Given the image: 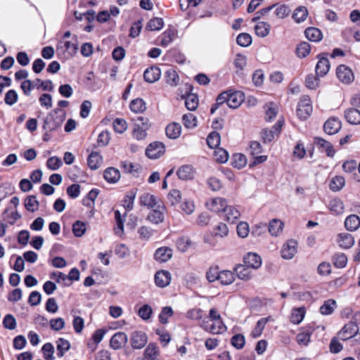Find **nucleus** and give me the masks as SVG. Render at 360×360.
Wrapping results in <instances>:
<instances>
[{
    "instance_id": "obj_1",
    "label": "nucleus",
    "mask_w": 360,
    "mask_h": 360,
    "mask_svg": "<svg viewBox=\"0 0 360 360\" xmlns=\"http://www.w3.org/2000/svg\"><path fill=\"white\" fill-rule=\"evenodd\" d=\"M360 323V313L354 314L352 321L345 324L338 333V337L342 340H347L355 336L359 332V324Z\"/></svg>"
},
{
    "instance_id": "obj_2",
    "label": "nucleus",
    "mask_w": 360,
    "mask_h": 360,
    "mask_svg": "<svg viewBox=\"0 0 360 360\" xmlns=\"http://www.w3.org/2000/svg\"><path fill=\"white\" fill-rule=\"evenodd\" d=\"M312 112V106L310 98L308 96H303L297 108V114L300 119L306 120Z\"/></svg>"
},
{
    "instance_id": "obj_3",
    "label": "nucleus",
    "mask_w": 360,
    "mask_h": 360,
    "mask_svg": "<svg viewBox=\"0 0 360 360\" xmlns=\"http://www.w3.org/2000/svg\"><path fill=\"white\" fill-rule=\"evenodd\" d=\"M60 111L59 109H55L50 112L44 121L43 128L46 130L53 131L60 127L64 118L61 117L54 116Z\"/></svg>"
},
{
    "instance_id": "obj_4",
    "label": "nucleus",
    "mask_w": 360,
    "mask_h": 360,
    "mask_svg": "<svg viewBox=\"0 0 360 360\" xmlns=\"http://www.w3.org/2000/svg\"><path fill=\"white\" fill-rule=\"evenodd\" d=\"M139 123H136L133 136L137 140H142L146 136V130L148 129V120L143 117H138L137 120Z\"/></svg>"
},
{
    "instance_id": "obj_5",
    "label": "nucleus",
    "mask_w": 360,
    "mask_h": 360,
    "mask_svg": "<svg viewBox=\"0 0 360 360\" xmlns=\"http://www.w3.org/2000/svg\"><path fill=\"white\" fill-rule=\"evenodd\" d=\"M336 75L338 79L346 84L352 83L354 79L352 70L345 65H340L337 68Z\"/></svg>"
},
{
    "instance_id": "obj_6",
    "label": "nucleus",
    "mask_w": 360,
    "mask_h": 360,
    "mask_svg": "<svg viewBox=\"0 0 360 360\" xmlns=\"http://www.w3.org/2000/svg\"><path fill=\"white\" fill-rule=\"evenodd\" d=\"M297 252V242L290 239L286 241L281 250V257L285 259H291Z\"/></svg>"
},
{
    "instance_id": "obj_7",
    "label": "nucleus",
    "mask_w": 360,
    "mask_h": 360,
    "mask_svg": "<svg viewBox=\"0 0 360 360\" xmlns=\"http://www.w3.org/2000/svg\"><path fill=\"white\" fill-rule=\"evenodd\" d=\"M165 152V146L161 142H154L148 145L146 155L150 159L158 158Z\"/></svg>"
},
{
    "instance_id": "obj_8",
    "label": "nucleus",
    "mask_w": 360,
    "mask_h": 360,
    "mask_svg": "<svg viewBox=\"0 0 360 360\" xmlns=\"http://www.w3.org/2000/svg\"><path fill=\"white\" fill-rule=\"evenodd\" d=\"M160 350L155 343H150L143 352V356L141 360H162L160 359Z\"/></svg>"
},
{
    "instance_id": "obj_9",
    "label": "nucleus",
    "mask_w": 360,
    "mask_h": 360,
    "mask_svg": "<svg viewBox=\"0 0 360 360\" xmlns=\"http://www.w3.org/2000/svg\"><path fill=\"white\" fill-rule=\"evenodd\" d=\"M314 143L317 146L319 150H320L321 152H325L327 156H334L335 150L330 142L321 137H315L314 139Z\"/></svg>"
},
{
    "instance_id": "obj_10",
    "label": "nucleus",
    "mask_w": 360,
    "mask_h": 360,
    "mask_svg": "<svg viewBox=\"0 0 360 360\" xmlns=\"http://www.w3.org/2000/svg\"><path fill=\"white\" fill-rule=\"evenodd\" d=\"M341 122L335 117L329 118L323 125L324 131L329 135L337 134L341 129Z\"/></svg>"
},
{
    "instance_id": "obj_11",
    "label": "nucleus",
    "mask_w": 360,
    "mask_h": 360,
    "mask_svg": "<svg viewBox=\"0 0 360 360\" xmlns=\"http://www.w3.org/2000/svg\"><path fill=\"white\" fill-rule=\"evenodd\" d=\"M148 338L145 333L136 331L132 334L131 344L134 349H139L143 348L147 343Z\"/></svg>"
},
{
    "instance_id": "obj_12",
    "label": "nucleus",
    "mask_w": 360,
    "mask_h": 360,
    "mask_svg": "<svg viewBox=\"0 0 360 360\" xmlns=\"http://www.w3.org/2000/svg\"><path fill=\"white\" fill-rule=\"evenodd\" d=\"M127 340V335L124 333L117 332L111 338L110 345L114 349H119L126 345Z\"/></svg>"
},
{
    "instance_id": "obj_13",
    "label": "nucleus",
    "mask_w": 360,
    "mask_h": 360,
    "mask_svg": "<svg viewBox=\"0 0 360 360\" xmlns=\"http://www.w3.org/2000/svg\"><path fill=\"white\" fill-rule=\"evenodd\" d=\"M148 215V220L151 223L158 224L164 221V207L158 205Z\"/></svg>"
},
{
    "instance_id": "obj_14",
    "label": "nucleus",
    "mask_w": 360,
    "mask_h": 360,
    "mask_svg": "<svg viewBox=\"0 0 360 360\" xmlns=\"http://www.w3.org/2000/svg\"><path fill=\"white\" fill-rule=\"evenodd\" d=\"M244 101L243 94L240 91H229L227 105L231 108H237Z\"/></svg>"
},
{
    "instance_id": "obj_15",
    "label": "nucleus",
    "mask_w": 360,
    "mask_h": 360,
    "mask_svg": "<svg viewBox=\"0 0 360 360\" xmlns=\"http://www.w3.org/2000/svg\"><path fill=\"white\" fill-rule=\"evenodd\" d=\"M244 263L250 269H257L262 265V259L260 256L256 253L248 252L244 257Z\"/></svg>"
},
{
    "instance_id": "obj_16",
    "label": "nucleus",
    "mask_w": 360,
    "mask_h": 360,
    "mask_svg": "<svg viewBox=\"0 0 360 360\" xmlns=\"http://www.w3.org/2000/svg\"><path fill=\"white\" fill-rule=\"evenodd\" d=\"M161 75L160 69L155 66L147 68L143 73V78L148 83H153L158 81Z\"/></svg>"
},
{
    "instance_id": "obj_17",
    "label": "nucleus",
    "mask_w": 360,
    "mask_h": 360,
    "mask_svg": "<svg viewBox=\"0 0 360 360\" xmlns=\"http://www.w3.org/2000/svg\"><path fill=\"white\" fill-rule=\"evenodd\" d=\"M170 281L171 275L167 271H159L155 275V282L158 287L164 288L167 286L169 284Z\"/></svg>"
},
{
    "instance_id": "obj_18",
    "label": "nucleus",
    "mask_w": 360,
    "mask_h": 360,
    "mask_svg": "<svg viewBox=\"0 0 360 360\" xmlns=\"http://www.w3.org/2000/svg\"><path fill=\"white\" fill-rule=\"evenodd\" d=\"M172 257V250L169 248L162 247L157 249L154 254L155 260L160 262H166Z\"/></svg>"
},
{
    "instance_id": "obj_19",
    "label": "nucleus",
    "mask_w": 360,
    "mask_h": 360,
    "mask_svg": "<svg viewBox=\"0 0 360 360\" xmlns=\"http://www.w3.org/2000/svg\"><path fill=\"white\" fill-rule=\"evenodd\" d=\"M330 64L327 58L319 56V61L316 65V74L318 77L325 76L329 71Z\"/></svg>"
},
{
    "instance_id": "obj_20",
    "label": "nucleus",
    "mask_w": 360,
    "mask_h": 360,
    "mask_svg": "<svg viewBox=\"0 0 360 360\" xmlns=\"http://www.w3.org/2000/svg\"><path fill=\"white\" fill-rule=\"evenodd\" d=\"M337 241L339 246L343 249L352 248L354 244V237L348 233H342L338 236Z\"/></svg>"
},
{
    "instance_id": "obj_21",
    "label": "nucleus",
    "mask_w": 360,
    "mask_h": 360,
    "mask_svg": "<svg viewBox=\"0 0 360 360\" xmlns=\"http://www.w3.org/2000/svg\"><path fill=\"white\" fill-rule=\"evenodd\" d=\"M274 321V319L271 316L260 319L259 320H258L255 328H253V330L251 333V335L253 338L259 337L262 335V331H263L266 324L268 322H272Z\"/></svg>"
},
{
    "instance_id": "obj_22",
    "label": "nucleus",
    "mask_w": 360,
    "mask_h": 360,
    "mask_svg": "<svg viewBox=\"0 0 360 360\" xmlns=\"http://www.w3.org/2000/svg\"><path fill=\"white\" fill-rule=\"evenodd\" d=\"M345 117L351 124H360V110L356 108H348L345 111Z\"/></svg>"
},
{
    "instance_id": "obj_23",
    "label": "nucleus",
    "mask_w": 360,
    "mask_h": 360,
    "mask_svg": "<svg viewBox=\"0 0 360 360\" xmlns=\"http://www.w3.org/2000/svg\"><path fill=\"white\" fill-rule=\"evenodd\" d=\"M175 36L176 31L168 28L158 37V44L162 46L167 47L173 41Z\"/></svg>"
},
{
    "instance_id": "obj_24",
    "label": "nucleus",
    "mask_w": 360,
    "mask_h": 360,
    "mask_svg": "<svg viewBox=\"0 0 360 360\" xmlns=\"http://www.w3.org/2000/svg\"><path fill=\"white\" fill-rule=\"evenodd\" d=\"M176 175L181 180H190L194 177V169L191 165H182L176 171Z\"/></svg>"
},
{
    "instance_id": "obj_25",
    "label": "nucleus",
    "mask_w": 360,
    "mask_h": 360,
    "mask_svg": "<svg viewBox=\"0 0 360 360\" xmlns=\"http://www.w3.org/2000/svg\"><path fill=\"white\" fill-rule=\"evenodd\" d=\"M139 203L142 206H146L151 209L158 205L157 198L148 193H145L139 197Z\"/></svg>"
},
{
    "instance_id": "obj_26",
    "label": "nucleus",
    "mask_w": 360,
    "mask_h": 360,
    "mask_svg": "<svg viewBox=\"0 0 360 360\" xmlns=\"http://www.w3.org/2000/svg\"><path fill=\"white\" fill-rule=\"evenodd\" d=\"M224 212V219L229 223H235L240 217L239 210L234 206H227Z\"/></svg>"
},
{
    "instance_id": "obj_27",
    "label": "nucleus",
    "mask_w": 360,
    "mask_h": 360,
    "mask_svg": "<svg viewBox=\"0 0 360 360\" xmlns=\"http://www.w3.org/2000/svg\"><path fill=\"white\" fill-rule=\"evenodd\" d=\"M209 208L211 211L215 212H224L227 207V201L223 198H215L210 203Z\"/></svg>"
},
{
    "instance_id": "obj_28",
    "label": "nucleus",
    "mask_w": 360,
    "mask_h": 360,
    "mask_svg": "<svg viewBox=\"0 0 360 360\" xmlns=\"http://www.w3.org/2000/svg\"><path fill=\"white\" fill-rule=\"evenodd\" d=\"M314 329L311 327L305 328L302 332H300L296 336L297 342L300 345L307 346L310 342L311 335Z\"/></svg>"
},
{
    "instance_id": "obj_29",
    "label": "nucleus",
    "mask_w": 360,
    "mask_h": 360,
    "mask_svg": "<svg viewBox=\"0 0 360 360\" xmlns=\"http://www.w3.org/2000/svg\"><path fill=\"white\" fill-rule=\"evenodd\" d=\"M165 132L168 138L176 139L181 134V126L176 122L171 123L166 127Z\"/></svg>"
},
{
    "instance_id": "obj_30",
    "label": "nucleus",
    "mask_w": 360,
    "mask_h": 360,
    "mask_svg": "<svg viewBox=\"0 0 360 360\" xmlns=\"http://www.w3.org/2000/svg\"><path fill=\"white\" fill-rule=\"evenodd\" d=\"M103 177L108 182L114 184L120 179V173L115 167H108L104 171Z\"/></svg>"
},
{
    "instance_id": "obj_31",
    "label": "nucleus",
    "mask_w": 360,
    "mask_h": 360,
    "mask_svg": "<svg viewBox=\"0 0 360 360\" xmlns=\"http://www.w3.org/2000/svg\"><path fill=\"white\" fill-rule=\"evenodd\" d=\"M345 226L350 231L357 230L360 226V218L356 214L348 216L345 221Z\"/></svg>"
},
{
    "instance_id": "obj_32",
    "label": "nucleus",
    "mask_w": 360,
    "mask_h": 360,
    "mask_svg": "<svg viewBox=\"0 0 360 360\" xmlns=\"http://www.w3.org/2000/svg\"><path fill=\"white\" fill-rule=\"evenodd\" d=\"M304 34L309 40L314 42H318L323 38L321 31L316 27H311L307 28L304 31Z\"/></svg>"
},
{
    "instance_id": "obj_33",
    "label": "nucleus",
    "mask_w": 360,
    "mask_h": 360,
    "mask_svg": "<svg viewBox=\"0 0 360 360\" xmlns=\"http://www.w3.org/2000/svg\"><path fill=\"white\" fill-rule=\"evenodd\" d=\"M235 271L238 277L241 280H249L252 277L250 268L246 264H239L235 268Z\"/></svg>"
},
{
    "instance_id": "obj_34",
    "label": "nucleus",
    "mask_w": 360,
    "mask_h": 360,
    "mask_svg": "<svg viewBox=\"0 0 360 360\" xmlns=\"http://www.w3.org/2000/svg\"><path fill=\"white\" fill-rule=\"evenodd\" d=\"M306 310L304 307L295 308L292 310L290 314V321L293 324H299L303 320Z\"/></svg>"
},
{
    "instance_id": "obj_35",
    "label": "nucleus",
    "mask_w": 360,
    "mask_h": 360,
    "mask_svg": "<svg viewBox=\"0 0 360 360\" xmlns=\"http://www.w3.org/2000/svg\"><path fill=\"white\" fill-rule=\"evenodd\" d=\"M284 224L279 219H274L269 222V231L273 236H278L283 229Z\"/></svg>"
},
{
    "instance_id": "obj_36",
    "label": "nucleus",
    "mask_w": 360,
    "mask_h": 360,
    "mask_svg": "<svg viewBox=\"0 0 360 360\" xmlns=\"http://www.w3.org/2000/svg\"><path fill=\"white\" fill-rule=\"evenodd\" d=\"M102 156L97 152H92L88 158V165L91 169H98L102 163Z\"/></svg>"
},
{
    "instance_id": "obj_37",
    "label": "nucleus",
    "mask_w": 360,
    "mask_h": 360,
    "mask_svg": "<svg viewBox=\"0 0 360 360\" xmlns=\"http://www.w3.org/2000/svg\"><path fill=\"white\" fill-rule=\"evenodd\" d=\"M330 211L334 214H340L344 211L343 202L338 198L331 200L328 205Z\"/></svg>"
},
{
    "instance_id": "obj_38",
    "label": "nucleus",
    "mask_w": 360,
    "mask_h": 360,
    "mask_svg": "<svg viewBox=\"0 0 360 360\" xmlns=\"http://www.w3.org/2000/svg\"><path fill=\"white\" fill-rule=\"evenodd\" d=\"M115 219L116 221V226L114 228L115 233L117 236H122L124 234V219L122 217L120 211L116 210L115 212Z\"/></svg>"
},
{
    "instance_id": "obj_39",
    "label": "nucleus",
    "mask_w": 360,
    "mask_h": 360,
    "mask_svg": "<svg viewBox=\"0 0 360 360\" xmlns=\"http://www.w3.org/2000/svg\"><path fill=\"white\" fill-rule=\"evenodd\" d=\"M271 26L265 22H259L255 27V33L258 37H265L270 32Z\"/></svg>"
},
{
    "instance_id": "obj_40",
    "label": "nucleus",
    "mask_w": 360,
    "mask_h": 360,
    "mask_svg": "<svg viewBox=\"0 0 360 360\" xmlns=\"http://www.w3.org/2000/svg\"><path fill=\"white\" fill-rule=\"evenodd\" d=\"M77 45L69 41H60L57 45V50L69 51L70 54H75L77 51Z\"/></svg>"
},
{
    "instance_id": "obj_41",
    "label": "nucleus",
    "mask_w": 360,
    "mask_h": 360,
    "mask_svg": "<svg viewBox=\"0 0 360 360\" xmlns=\"http://www.w3.org/2000/svg\"><path fill=\"white\" fill-rule=\"evenodd\" d=\"M165 79L167 84L172 86H175L179 84V77L176 71L171 68L166 71Z\"/></svg>"
},
{
    "instance_id": "obj_42",
    "label": "nucleus",
    "mask_w": 360,
    "mask_h": 360,
    "mask_svg": "<svg viewBox=\"0 0 360 360\" xmlns=\"http://www.w3.org/2000/svg\"><path fill=\"white\" fill-rule=\"evenodd\" d=\"M235 280L234 274L228 270H224L220 271L219 281L222 285H229L232 283Z\"/></svg>"
},
{
    "instance_id": "obj_43",
    "label": "nucleus",
    "mask_w": 360,
    "mask_h": 360,
    "mask_svg": "<svg viewBox=\"0 0 360 360\" xmlns=\"http://www.w3.org/2000/svg\"><path fill=\"white\" fill-rule=\"evenodd\" d=\"M185 105L189 110H195L198 106V97L195 94H190L185 97Z\"/></svg>"
},
{
    "instance_id": "obj_44",
    "label": "nucleus",
    "mask_w": 360,
    "mask_h": 360,
    "mask_svg": "<svg viewBox=\"0 0 360 360\" xmlns=\"http://www.w3.org/2000/svg\"><path fill=\"white\" fill-rule=\"evenodd\" d=\"M130 109L135 113H141L146 109V103L141 98H136L131 101Z\"/></svg>"
},
{
    "instance_id": "obj_45",
    "label": "nucleus",
    "mask_w": 360,
    "mask_h": 360,
    "mask_svg": "<svg viewBox=\"0 0 360 360\" xmlns=\"http://www.w3.org/2000/svg\"><path fill=\"white\" fill-rule=\"evenodd\" d=\"M57 355L59 357H63L65 352L68 351L70 348V344L69 341L64 338H59L57 342Z\"/></svg>"
},
{
    "instance_id": "obj_46",
    "label": "nucleus",
    "mask_w": 360,
    "mask_h": 360,
    "mask_svg": "<svg viewBox=\"0 0 360 360\" xmlns=\"http://www.w3.org/2000/svg\"><path fill=\"white\" fill-rule=\"evenodd\" d=\"M164 25V21L161 18H151L146 25V30L150 31H158L162 28Z\"/></svg>"
},
{
    "instance_id": "obj_47",
    "label": "nucleus",
    "mask_w": 360,
    "mask_h": 360,
    "mask_svg": "<svg viewBox=\"0 0 360 360\" xmlns=\"http://www.w3.org/2000/svg\"><path fill=\"white\" fill-rule=\"evenodd\" d=\"M182 122L187 129H192L197 126L196 117L192 113H186L182 117Z\"/></svg>"
},
{
    "instance_id": "obj_48",
    "label": "nucleus",
    "mask_w": 360,
    "mask_h": 360,
    "mask_svg": "<svg viewBox=\"0 0 360 360\" xmlns=\"http://www.w3.org/2000/svg\"><path fill=\"white\" fill-rule=\"evenodd\" d=\"M25 208L31 212H34L39 208V202L37 200L35 195H30L25 200Z\"/></svg>"
},
{
    "instance_id": "obj_49",
    "label": "nucleus",
    "mask_w": 360,
    "mask_h": 360,
    "mask_svg": "<svg viewBox=\"0 0 360 360\" xmlns=\"http://www.w3.org/2000/svg\"><path fill=\"white\" fill-rule=\"evenodd\" d=\"M247 164L246 157L241 153L234 154L232 158V165L237 169L244 167Z\"/></svg>"
},
{
    "instance_id": "obj_50",
    "label": "nucleus",
    "mask_w": 360,
    "mask_h": 360,
    "mask_svg": "<svg viewBox=\"0 0 360 360\" xmlns=\"http://www.w3.org/2000/svg\"><path fill=\"white\" fill-rule=\"evenodd\" d=\"M345 181L344 177L336 176L333 178L330 182V188L333 191H338L345 186Z\"/></svg>"
},
{
    "instance_id": "obj_51",
    "label": "nucleus",
    "mask_w": 360,
    "mask_h": 360,
    "mask_svg": "<svg viewBox=\"0 0 360 360\" xmlns=\"http://www.w3.org/2000/svg\"><path fill=\"white\" fill-rule=\"evenodd\" d=\"M136 194V191L132 190L125 195L123 200V206L127 210L130 211L133 209Z\"/></svg>"
},
{
    "instance_id": "obj_52",
    "label": "nucleus",
    "mask_w": 360,
    "mask_h": 360,
    "mask_svg": "<svg viewBox=\"0 0 360 360\" xmlns=\"http://www.w3.org/2000/svg\"><path fill=\"white\" fill-rule=\"evenodd\" d=\"M11 207H7L3 213L4 219H8V221L11 224H13L18 219L21 217V215L18 212L17 210L11 211L10 213Z\"/></svg>"
},
{
    "instance_id": "obj_53",
    "label": "nucleus",
    "mask_w": 360,
    "mask_h": 360,
    "mask_svg": "<svg viewBox=\"0 0 360 360\" xmlns=\"http://www.w3.org/2000/svg\"><path fill=\"white\" fill-rule=\"evenodd\" d=\"M220 135L217 131L211 132L207 138V143L211 148H217L220 143Z\"/></svg>"
},
{
    "instance_id": "obj_54",
    "label": "nucleus",
    "mask_w": 360,
    "mask_h": 360,
    "mask_svg": "<svg viewBox=\"0 0 360 360\" xmlns=\"http://www.w3.org/2000/svg\"><path fill=\"white\" fill-rule=\"evenodd\" d=\"M336 306V302L333 300H328L324 302L323 304L320 307V312L323 315L331 314Z\"/></svg>"
},
{
    "instance_id": "obj_55",
    "label": "nucleus",
    "mask_w": 360,
    "mask_h": 360,
    "mask_svg": "<svg viewBox=\"0 0 360 360\" xmlns=\"http://www.w3.org/2000/svg\"><path fill=\"white\" fill-rule=\"evenodd\" d=\"M307 9L304 6H300L295 9L292 18L297 22H301L307 18Z\"/></svg>"
},
{
    "instance_id": "obj_56",
    "label": "nucleus",
    "mask_w": 360,
    "mask_h": 360,
    "mask_svg": "<svg viewBox=\"0 0 360 360\" xmlns=\"http://www.w3.org/2000/svg\"><path fill=\"white\" fill-rule=\"evenodd\" d=\"M333 262L335 267L344 268L347 265V257L344 253H338L333 256Z\"/></svg>"
},
{
    "instance_id": "obj_57",
    "label": "nucleus",
    "mask_w": 360,
    "mask_h": 360,
    "mask_svg": "<svg viewBox=\"0 0 360 360\" xmlns=\"http://www.w3.org/2000/svg\"><path fill=\"white\" fill-rule=\"evenodd\" d=\"M18 95L16 91L10 89L5 94L4 102L6 105L11 106L18 101Z\"/></svg>"
},
{
    "instance_id": "obj_58",
    "label": "nucleus",
    "mask_w": 360,
    "mask_h": 360,
    "mask_svg": "<svg viewBox=\"0 0 360 360\" xmlns=\"http://www.w3.org/2000/svg\"><path fill=\"white\" fill-rule=\"evenodd\" d=\"M310 45L307 42H302L297 47V55L300 58H305L310 53Z\"/></svg>"
},
{
    "instance_id": "obj_59",
    "label": "nucleus",
    "mask_w": 360,
    "mask_h": 360,
    "mask_svg": "<svg viewBox=\"0 0 360 360\" xmlns=\"http://www.w3.org/2000/svg\"><path fill=\"white\" fill-rule=\"evenodd\" d=\"M86 231V224L81 221H77L72 225V232L76 237L82 236Z\"/></svg>"
},
{
    "instance_id": "obj_60",
    "label": "nucleus",
    "mask_w": 360,
    "mask_h": 360,
    "mask_svg": "<svg viewBox=\"0 0 360 360\" xmlns=\"http://www.w3.org/2000/svg\"><path fill=\"white\" fill-rule=\"evenodd\" d=\"M319 77L314 75H309L305 79V85L309 89H316L319 84Z\"/></svg>"
},
{
    "instance_id": "obj_61",
    "label": "nucleus",
    "mask_w": 360,
    "mask_h": 360,
    "mask_svg": "<svg viewBox=\"0 0 360 360\" xmlns=\"http://www.w3.org/2000/svg\"><path fill=\"white\" fill-rule=\"evenodd\" d=\"M173 315V310L170 307H165L162 308L159 314V320L161 323L166 324L168 323V319Z\"/></svg>"
},
{
    "instance_id": "obj_62",
    "label": "nucleus",
    "mask_w": 360,
    "mask_h": 360,
    "mask_svg": "<svg viewBox=\"0 0 360 360\" xmlns=\"http://www.w3.org/2000/svg\"><path fill=\"white\" fill-rule=\"evenodd\" d=\"M143 20L140 19L133 23L129 30V36L131 38H136L140 34L142 29Z\"/></svg>"
},
{
    "instance_id": "obj_63",
    "label": "nucleus",
    "mask_w": 360,
    "mask_h": 360,
    "mask_svg": "<svg viewBox=\"0 0 360 360\" xmlns=\"http://www.w3.org/2000/svg\"><path fill=\"white\" fill-rule=\"evenodd\" d=\"M237 44L243 47H246L252 43V37L248 33H241L236 38Z\"/></svg>"
},
{
    "instance_id": "obj_64",
    "label": "nucleus",
    "mask_w": 360,
    "mask_h": 360,
    "mask_svg": "<svg viewBox=\"0 0 360 360\" xmlns=\"http://www.w3.org/2000/svg\"><path fill=\"white\" fill-rule=\"evenodd\" d=\"M153 309L148 304H144L141 307L138 311V315L143 320H148L151 317Z\"/></svg>"
}]
</instances>
